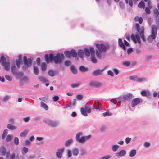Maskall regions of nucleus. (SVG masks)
I'll return each mask as SVG.
<instances>
[{
	"instance_id": "nucleus-18",
	"label": "nucleus",
	"mask_w": 159,
	"mask_h": 159,
	"mask_svg": "<svg viewBox=\"0 0 159 159\" xmlns=\"http://www.w3.org/2000/svg\"><path fill=\"white\" fill-rule=\"evenodd\" d=\"M0 153L2 156H4L6 153V150L4 147H0Z\"/></svg>"
},
{
	"instance_id": "nucleus-55",
	"label": "nucleus",
	"mask_w": 159,
	"mask_h": 159,
	"mask_svg": "<svg viewBox=\"0 0 159 159\" xmlns=\"http://www.w3.org/2000/svg\"><path fill=\"white\" fill-rule=\"evenodd\" d=\"M111 156L110 155L103 156L99 159H109L111 158Z\"/></svg>"
},
{
	"instance_id": "nucleus-23",
	"label": "nucleus",
	"mask_w": 159,
	"mask_h": 159,
	"mask_svg": "<svg viewBox=\"0 0 159 159\" xmlns=\"http://www.w3.org/2000/svg\"><path fill=\"white\" fill-rule=\"evenodd\" d=\"M141 94L144 96L148 97L150 96V93L149 91H146L144 90L141 91Z\"/></svg>"
},
{
	"instance_id": "nucleus-62",
	"label": "nucleus",
	"mask_w": 159,
	"mask_h": 159,
	"mask_svg": "<svg viewBox=\"0 0 159 159\" xmlns=\"http://www.w3.org/2000/svg\"><path fill=\"white\" fill-rule=\"evenodd\" d=\"M44 57L46 61L47 62L50 61H49V56H48L47 54H45L44 56Z\"/></svg>"
},
{
	"instance_id": "nucleus-54",
	"label": "nucleus",
	"mask_w": 159,
	"mask_h": 159,
	"mask_svg": "<svg viewBox=\"0 0 159 159\" xmlns=\"http://www.w3.org/2000/svg\"><path fill=\"white\" fill-rule=\"evenodd\" d=\"M5 78L8 80L10 81L12 80V77L8 75H5Z\"/></svg>"
},
{
	"instance_id": "nucleus-52",
	"label": "nucleus",
	"mask_w": 159,
	"mask_h": 159,
	"mask_svg": "<svg viewBox=\"0 0 159 159\" xmlns=\"http://www.w3.org/2000/svg\"><path fill=\"white\" fill-rule=\"evenodd\" d=\"M15 62L17 67L20 68V67L21 61L19 60L18 59H16V60Z\"/></svg>"
},
{
	"instance_id": "nucleus-35",
	"label": "nucleus",
	"mask_w": 159,
	"mask_h": 159,
	"mask_svg": "<svg viewBox=\"0 0 159 159\" xmlns=\"http://www.w3.org/2000/svg\"><path fill=\"white\" fill-rule=\"evenodd\" d=\"M85 109L88 113H89L91 112V109L89 107V105L87 104L85 105Z\"/></svg>"
},
{
	"instance_id": "nucleus-57",
	"label": "nucleus",
	"mask_w": 159,
	"mask_h": 159,
	"mask_svg": "<svg viewBox=\"0 0 159 159\" xmlns=\"http://www.w3.org/2000/svg\"><path fill=\"white\" fill-rule=\"evenodd\" d=\"M34 73L36 75H37L39 74V70L38 68L37 67L34 66Z\"/></svg>"
},
{
	"instance_id": "nucleus-46",
	"label": "nucleus",
	"mask_w": 159,
	"mask_h": 159,
	"mask_svg": "<svg viewBox=\"0 0 159 159\" xmlns=\"http://www.w3.org/2000/svg\"><path fill=\"white\" fill-rule=\"evenodd\" d=\"M28 149L27 148L25 147H23L22 150L21 151V152L22 154H25L27 153L28 152Z\"/></svg>"
},
{
	"instance_id": "nucleus-10",
	"label": "nucleus",
	"mask_w": 159,
	"mask_h": 159,
	"mask_svg": "<svg viewBox=\"0 0 159 159\" xmlns=\"http://www.w3.org/2000/svg\"><path fill=\"white\" fill-rule=\"evenodd\" d=\"M64 150V148H59L57 149V152L56 153L57 157L58 159H61L62 157V154Z\"/></svg>"
},
{
	"instance_id": "nucleus-24",
	"label": "nucleus",
	"mask_w": 159,
	"mask_h": 159,
	"mask_svg": "<svg viewBox=\"0 0 159 159\" xmlns=\"http://www.w3.org/2000/svg\"><path fill=\"white\" fill-rule=\"evenodd\" d=\"M134 20L136 22L139 21V23L141 24L142 23L143 20L141 17L139 18L138 16H137L134 18Z\"/></svg>"
},
{
	"instance_id": "nucleus-1",
	"label": "nucleus",
	"mask_w": 159,
	"mask_h": 159,
	"mask_svg": "<svg viewBox=\"0 0 159 159\" xmlns=\"http://www.w3.org/2000/svg\"><path fill=\"white\" fill-rule=\"evenodd\" d=\"M82 133H79L76 135V140L80 143H83L90 139L91 137V135L82 136Z\"/></svg>"
},
{
	"instance_id": "nucleus-60",
	"label": "nucleus",
	"mask_w": 159,
	"mask_h": 159,
	"mask_svg": "<svg viewBox=\"0 0 159 159\" xmlns=\"http://www.w3.org/2000/svg\"><path fill=\"white\" fill-rule=\"evenodd\" d=\"M112 70L116 75H118L119 73V70H118V69L116 68H113L112 69Z\"/></svg>"
},
{
	"instance_id": "nucleus-2",
	"label": "nucleus",
	"mask_w": 159,
	"mask_h": 159,
	"mask_svg": "<svg viewBox=\"0 0 159 159\" xmlns=\"http://www.w3.org/2000/svg\"><path fill=\"white\" fill-rule=\"evenodd\" d=\"M152 30L151 34L148 38L147 40L149 42H152L153 40L155 39L157 33V26L155 25H152L151 26Z\"/></svg>"
},
{
	"instance_id": "nucleus-61",
	"label": "nucleus",
	"mask_w": 159,
	"mask_h": 159,
	"mask_svg": "<svg viewBox=\"0 0 159 159\" xmlns=\"http://www.w3.org/2000/svg\"><path fill=\"white\" fill-rule=\"evenodd\" d=\"M1 58L2 64H3V63L6 62V58L4 56H2Z\"/></svg>"
},
{
	"instance_id": "nucleus-39",
	"label": "nucleus",
	"mask_w": 159,
	"mask_h": 159,
	"mask_svg": "<svg viewBox=\"0 0 159 159\" xmlns=\"http://www.w3.org/2000/svg\"><path fill=\"white\" fill-rule=\"evenodd\" d=\"M71 56L73 57H76L77 56L76 51L74 49H72L70 51Z\"/></svg>"
},
{
	"instance_id": "nucleus-50",
	"label": "nucleus",
	"mask_w": 159,
	"mask_h": 159,
	"mask_svg": "<svg viewBox=\"0 0 159 159\" xmlns=\"http://www.w3.org/2000/svg\"><path fill=\"white\" fill-rule=\"evenodd\" d=\"M39 80L43 83H46L48 82V81L45 78L42 77H39Z\"/></svg>"
},
{
	"instance_id": "nucleus-5",
	"label": "nucleus",
	"mask_w": 159,
	"mask_h": 159,
	"mask_svg": "<svg viewBox=\"0 0 159 159\" xmlns=\"http://www.w3.org/2000/svg\"><path fill=\"white\" fill-rule=\"evenodd\" d=\"M96 46L98 51L100 52H105L109 48V46L107 45H104L103 44L97 43L96 44Z\"/></svg>"
},
{
	"instance_id": "nucleus-15",
	"label": "nucleus",
	"mask_w": 159,
	"mask_h": 159,
	"mask_svg": "<svg viewBox=\"0 0 159 159\" xmlns=\"http://www.w3.org/2000/svg\"><path fill=\"white\" fill-rule=\"evenodd\" d=\"M126 154V152L125 150L123 149L119 152H117L116 154V156L118 157H120L124 156Z\"/></svg>"
},
{
	"instance_id": "nucleus-41",
	"label": "nucleus",
	"mask_w": 159,
	"mask_h": 159,
	"mask_svg": "<svg viewBox=\"0 0 159 159\" xmlns=\"http://www.w3.org/2000/svg\"><path fill=\"white\" fill-rule=\"evenodd\" d=\"M70 68H71V70L72 72L74 74H76L77 73V70L74 66H71L70 67Z\"/></svg>"
},
{
	"instance_id": "nucleus-36",
	"label": "nucleus",
	"mask_w": 159,
	"mask_h": 159,
	"mask_svg": "<svg viewBox=\"0 0 159 159\" xmlns=\"http://www.w3.org/2000/svg\"><path fill=\"white\" fill-rule=\"evenodd\" d=\"M28 131L27 130H24L23 132H21L20 134V136L25 137L28 133Z\"/></svg>"
},
{
	"instance_id": "nucleus-7",
	"label": "nucleus",
	"mask_w": 159,
	"mask_h": 159,
	"mask_svg": "<svg viewBox=\"0 0 159 159\" xmlns=\"http://www.w3.org/2000/svg\"><path fill=\"white\" fill-rule=\"evenodd\" d=\"M11 70L12 72L14 75L21 76L23 75L22 72H18L17 69L15 66H13L11 67Z\"/></svg>"
},
{
	"instance_id": "nucleus-26",
	"label": "nucleus",
	"mask_w": 159,
	"mask_h": 159,
	"mask_svg": "<svg viewBox=\"0 0 159 159\" xmlns=\"http://www.w3.org/2000/svg\"><path fill=\"white\" fill-rule=\"evenodd\" d=\"M79 69L82 72H85L88 70L87 68L83 66H80L79 67Z\"/></svg>"
},
{
	"instance_id": "nucleus-37",
	"label": "nucleus",
	"mask_w": 159,
	"mask_h": 159,
	"mask_svg": "<svg viewBox=\"0 0 159 159\" xmlns=\"http://www.w3.org/2000/svg\"><path fill=\"white\" fill-rule=\"evenodd\" d=\"M138 77L136 75L131 76L129 77V79L130 80L134 81L137 82Z\"/></svg>"
},
{
	"instance_id": "nucleus-64",
	"label": "nucleus",
	"mask_w": 159,
	"mask_h": 159,
	"mask_svg": "<svg viewBox=\"0 0 159 159\" xmlns=\"http://www.w3.org/2000/svg\"><path fill=\"white\" fill-rule=\"evenodd\" d=\"M107 74L111 76H113L114 75L113 72L111 70H109L107 72Z\"/></svg>"
},
{
	"instance_id": "nucleus-58",
	"label": "nucleus",
	"mask_w": 159,
	"mask_h": 159,
	"mask_svg": "<svg viewBox=\"0 0 159 159\" xmlns=\"http://www.w3.org/2000/svg\"><path fill=\"white\" fill-rule=\"evenodd\" d=\"M65 65L66 66H68L71 65V62L69 60L66 61L64 62Z\"/></svg>"
},
{
	"instance_id": "nucleus-31",
	"label": "nucleus",
	"mask_w": 159,
	"mask_h": 159,
	"mask_svg": "<svg viewBox=\"0 0 159 159\" xmlns=\"http://www.w3.org/2000/svg\"><path fill=\"white\" fill-rule=\"evenodd\" d=\"M81 112L82 115L85 116H88L87 112L83 108H81Z\"/></svg>"
},
{
	"instance_id": "nucleus-13",
	"label": "nucleus",
	"mask_w": 159,
	"mask_h": 159,
	"mask_svg": "<svg viewBox=\"0 0 159 159\" xmlns=\"http://www.w3.org/2000/svg\"><path fill=\"white\" fill-rule=\"evenodd\" d=\"M140 102V99L139 98H135L133 99L131 102V106L132 107H134L138 104Z\"/></svg>"
},
{
	"instance_id": "nucleus-19",
	"label": "nucleus",
	"mask_w": 159,
	"mask_h": 159,
	"mask_svg": "<svg viewBox=\"0 0 159 159\" xmlns=\"http://www.w3.org/2000/svg\"><path fill=\"white\" fill-rule=\"evenodd\" d=\"M117 98L118 99V104H119L124 103L126 101L124 96L118 97Z\"/></svg>"
},
{
	"instance_id": "nucleus-22",
	"label": "nucleus",
	"mask_w": 159,
	"mask_h": 159,
	"mask_svg": "<svg viewBox=\"0 0 159 159\" xmlns=\"http://www.w3.org/2000/svg\"><path fill=\"white\" fill-rule=\"evenodd\" d=\"M40 107L43 108L46 110H47L48 109L47 105L43 101H41L40 102Z\"/></svg>"
},
{
	"instance_id": "nucleus-45",
	"label": "nucleus",
	"mask_w": 159,
	"mask_h": 159,
	"mask_svg": "<svg viewBox=\"0 0 159 159\" xmlns=\"http://www.w3.org/2000/svg\"><path fill=\"white\" fill-rule=\"evenodd\" d=\"M90 51L92 57H94L95 55V52L93 47L90 48Z\"/></svg>"
},
{
	"instance_id": "nucleus-11",
	"label": "nucleus",
	"mask_w": 159,
	"mask_h": 159,
	"mask_svg": "<svg viewBox=\"0 0 159 159\" xmlns=\"http://www.w3.org/2000/svg\"><path fill=\"white\" fill-rule=\"evenodd\" d=\"M123 96L126 101L128 102L130 101L134 97L133 95L130 93L124 95Z\"/></svg>"
},
{
	"instance_id": "nucleus-33",
	"label": "nucleus",
	"mask_w": 159,
	"mask_h": 159,
	"mask_svg": "<svg viewBox=\"0 0 159 159\" xmlns=\"http://www.w3.org/2000/svg\"><path fill=\"white\" fill-rule=\"evenodd\" d=\"M64 54L68 58H70L71 57L70 52L69 51H65Z\"/></svg>"
},
{
	"instance_id": "nucleus-16",
	"label": "nucleus",
	"mask_w": 159,
	"mask_h": 159,
	"mask_svg": "<svg viewBox=\"0 0 159 159\" xmlns=\"http://www.w3.org/2000/svg\"><path fill=\"white\" fill-rule=\"evenodd\" d=\"M2 64L6 71H8L9 70L10 68V63L9 62H6L3 63V64Z\"/></svg>"
},
{
	"instance_id": "nucleus-49",
	"label": "nucleus",
	"mask_w": 159,
	"mask_h": 159,
	"mask_svg": "<svg viewBox=\"0 0 159 159\" xmlns=\"http://www.w3.org/2000/svg\"><path fill=\"white\" fill-rule=\"evenodd\" d=\"M13 136L11 135H8L6 139V140L7 142L10 141L12 139Z\"/></svg>"
},
{
	"instance_id": "nucleus-9",
	"label": "nucleus",
	"mask_w": 159,
	"mask_h": 159,
	"mask_svg": "<svg viewBox=\"0 0 159 159\" xmlns=\"http://www.w3.org/2000/svg\"><path fill=\"white\" fill-rule=\"evenodd\" d=\"M89 85L91 87H99L102 86V84L99 82L91 81L89 82Z\"/></svg>"
},
{
	"instance_id": "nucleus-56",
	"label": "nucleus",
	"mask_w": 159,
	"mask_h": 159,
	"mask_svg": "<svg viewBox=\"0 0 159 159\" xmlns=\"http://www.w3.org/2000/svg\"><path fill=\"white\" fill-rule=\"evenodd\" d=\"M10 98V97L9 96L7 95L4 97L2 100L3 102H6L8 101Z\"/></svg>"
},
{
	"instance_id": "nucleus-30",
	"label": "nucleus",
	"mask_w": 159,
	"mask_h": 159,
	"mask_svg": "<svg viewBox=\"0 0 159 159\" xmlns=\"http://www.w3.org/2000/svg\"><path fill=\"white\" fill-rule=\"evenodd\" d=\"M138 7L139 8H144L145 7V3L143 1H141L138 5Z\"/></svg>"
},
{
	"instance_id": "nucleus-14",
	"label": "nucleus",
	"mask_w": 159,
	"mask_h": 159,
	"mask_svg": "<svg viewBox=\"0 0 159 159\" xmlns=\"http://www.w3.org/2000/svg\"><path fill=\"white\" fill-rule=\"evenodd\" d=\"M154 13L155 16L154 19L157 22H159V11L157 9L154 10Z\"/></svg>"
},
{
	"instance_id": "nucleus-34",
	"label": "nucleus",
	"mask_w": 159,
	"mask_h": 159,
	"mask_svg": "<svg viewBox=\"0 0 159 159\" xmlns=\"http://www.w3.org/2000/svg\"><path fill=\"white\" fill-rule=\"evenodd\" d=\"M8 132V130L7 129H5L3 131L2 134V139H3L5 138L7 135Z\"/></svg>"
},
{
	"instance_id": "nucleus-53",
	"label": "nucleus",
	"mask_w": 159,
	"mask_h": 159,
	"mask_svg": "<svg viewBox=\"0 0 159 159\" xmlns=\"http://www.w3.org/2000/svg\"><path fill=\"white\" fill-rule=\"evenodd\" d=\"M14 143L15 144L17 145L19 143V140L18 138L17 137H15L14 139Z\"/></svg>"
},
{
	"instance_id": "nucleus-32",
	"label": "nucleus",
	"mask_w": 159,
	"mask_h": 159,
	"mask_svg": "<svg viewBox=\"0 0 159 159\" xmlns=\"http://www.w3.org/2000/svg\"><path fill=\"white\" fill-rule=\"evenodd\" d=\"M136 153V151L135 149H133L131 150L129 153V156L131 157L134 156Z\"/></svg>"
},
{
	"instance_id": "nucleus-48",
	"label": "nucleus",
	"mask_w": 159,
	"mask_h": 159,
	"mask_svg": "<svg viewBox=\"0 0 159 159\" xmlns=\"http://www.w3.org/2000/svg\"><path fill=\"white\" fill-rule=\"evenodd\" d=\"M99 102H95V105L93 107V109H99Z\"/></svg>"
},
{
	"instance_id": "nucleus-6",
	"label": "nucleus",
	"mask_w": 159,
	"mask_h": 159,
	"mask_svg": "<svg viewBox=\"0 0 159 159\" xmlns=\"http://www.w3.org/2000/svg\"><path fill=\"white\" fill-rule=\"evenodd\" d=\"M131 38L135 43H138L139 45V47L141 46L140 38L138 34L136 33L135 35L134 34H132Z\"/></svg>"
},
{
	"instance_id": "nucleus-44",
	"label": "nucleus",
	"mask_w": 159,
	"mask_h": 159,
	"mask_svg": "<svg viewBox=\"0 0 159 159\" xmlns=\"http://www.w3.org/2000/svg\"><path fill=\"white\" fill-rule=\"evenodd\" d=\"M84 51L85 52V55L86 56L89 57L90 56V52L88 49L85 48L84 49Z\"/></svg>"
},
{
	"instance_id": "nucleus-47",
	"label": "nucleus",
	"mask_w": 159,
	"mask_h": 159,
	"mask_svg": "<svg viewBox=\"0 0 159 159\" xmlns=\"http://www.w3.org/2000/svg\"><path fill=\"white\" fill-rule=\"evenodd\" d=\"M142 27H143V26H142L140 27V26L139 24H136V28L137 30V32H139V33L141 31V28Z\"/></svg>"
},
{
	"instance_id": "nucleus-38",
	"label": "nucleus",
	"mask_w": 159,
	"mask_h": 159,
	"mask_svg": "<svg viewBox=\"0 0 159 159\" xmlns=\"http://www.w3.org/2000/svg\"><path fill=\"white\" fill-rule=\"evenodd\" d=\"M102 52H100L98 50H96V54L97 57L99 59H102V56L101 54Z\"/></svg>"
},
{
	"instance_id": "nucleus-3",
	"label": "nucleus",
	"mask_w": 159,
	"mask_h": 159,
	"mask_svg": "<svg viewBox=\"0 0 159 159\" xmlns=\"http://www.w3.org/2000/svg\"><path fill=\"white\" fill-rule=\"evenodd\" d=\"M43 122L52 127H55L57 126L59 122L58 121H53L49 118H45L43 120Z\"/></svg>"
},
{
	"instance_id": "nucleus-20",
	"label": "nucleus",
	"mask_w": 159,
	"mask_h": 159,
	"mask_svg": "<svg viewBox=\"0 0 159 159\" xmlns=\"http://www.w3.org/2000/svg\"><path fill=\"white\" fill-rule=\"evenodd\" d=\"M144 27H142L141 28V31L139 33L143 41H145L146 39L144 36Z\"/></svg>"
},
{
	"instance_id": "nucleus-25",
	"label": "nucleus",
	"mask_w": 159,
	"mask_h": 159,
	"mask_svg": "<svg viewBox=\"0 0 159 159\" xmlns=\"http://www.w3.org/2000/svg\"><path fill=\"white\" fill-rule=\"evenodd\" d=\"M137 82H140L143 81H146L148 80L147 79L146 77H138V78Z\"/></svg>"
},
{
	"instance_id": "nucleus-28",
	"label": "nucleus",
	"mask_w": 159,
	"mask_h": 159,
	"mask_svg": "<svg viewBox=\"0 0 159 159\" xmlns=\"http://www.w3.org/2000/svg\"><path fill=\"white\" fill-rule=\"evenodd\" d=\"M73 140L72 139H70L66 141L65 145L66 146H68L70 145L72 142Z\"/></svg>"
},
{
	"instance_id": "nucleus-17",
	"label": "nucleus",
	"mask_w": 159,
	"mask_h": 159,
	"mask_svg": "<svg viewBox=\"0 0 159 159\" xmlns=\"http://www.w3.org/2000/svg\"><path fill=\"white\" fill-rule=\"evenodd\" d=\"M48 73L50 76L52 77L54 75H57L58 74V72L56 70H50L48 71Z\"/></svg>"
},
{
	"instance_id": "nucleus-4",
	"label": "nucleus",
	"mask_w": 159,
	"mask_h": 159,
	"mask_svg": "<svg viewBox=\"0 0 159 159\" xmlns=\"http://www.w3.org/2000/svg\"><path fill=\"white\" fill-rule=\"evenodd\" d=\"M53 60L56 64L60 63L61 62L60 55L58 53L55 56H53V54H50L49 55L50 62H52Z\"/></svg>"
},
{
	"instance_id": "nucleus-43",
	"label": "nucleus",
	"mask_w": 159,
	"mask_h": 159,
	"mask_svg": "<svg viewBox=\"0 0 159 159\" xmlns=\"http://www.w3.org/2000/svg\"><path fill=\"white\" fill-rule=\"evenodd\" d=\"M41 70L43 71H45L46 69V65L45 63H42L41 64Z\"/></svg>"
},
{
	"instance_id": "nucleus-40",
	"label": "nucleus",
	"mask_w": 159,
	"mask_h": 159,
	"mask_svg": "<svg viewBox=\"0 0 159 159\" xmlns=\"http://www.w3.org/2000/svg\"><path fill=\"white\" fill-rule=\"evenodd\" d=\"M79 153L78 150L77 148H73L72 150V153L73 155L76 156L78 155Z\"/></svg>"
},
{
	"instance_id": "nucleus-12",
	"label": "nucleus",
	"mask_w": 159,
	"mask_h": 159,
	"mask_svg": "<svg viewBox=\"0 0 159 159\" xmlns=\"http://www.w3.org/2000/svg\"><path fill=\"white\" fill-rule=\"evenodd\" d=\"M103 70H104L103 69L100 70L99 69H98L93 71L92 75L94 76H98L102 75V72Z\"/></svg>"
},
{
	"instance_id": "nucleus-8",
	"label": "nucleus",
	"mask_w": 159,
	"mask_h": 159,
	"mask_svg": "<svg viewBox=\"0 0 159 159\" xmlns=\"http://www.w3.org/2000/svg\"><path fill=\"white\" fill-rule=\"evenodd\" d=\"M23 61L24 64L28 67H30L31 66L32 60L31 58L27 59L26 56L23 57Z\"/></svg>"
},
{
	"instance_id": "nucleus-63",
	"label": "nucleus",
	"mask_w": 159,
	"mask_h": 159,
	"mask_svg": "<svg viewBox=\"0 0 159 159\" xmlns=\"http://www.w3.org/2000/svg\"><path fill=\"white\" fill-rule=\"evenodd\" d=\"M67 156L68 158H70L71 157L72 155L71 151L70 150H67Z\"/></svg>"
},
{
	"instance_id": "nucleus-42",
	"label": "nucleus",
	"mask_w": 159,
	"mask_h": 159,
	"mask_svg": "<svg viewBox=\"0 0 159 159\" xmlns=\"http://www.w3.org/2000/svg\"><path fill=\"white\" fill-rule=\"evenodd\" d=\"M117 98L112 99L110 100V102L114 104H116L117 103H118V99Z\"/></svg>"
},
{
	"instance_id": "nucleus-21",
	"label": "nucleus",
	"mask_w": 159,
	"mask_h": 159,
	"mask_svg": "<svg viewBox=\"0 0 159 159\" xmlns=\"http://www.w3.org/2000/svg\"><path fill=\"white\" fill-rule=\"evenodd\" d=\"M78 53L79 57L83 58L84 56V51L80 49L78 50Z\"/></svg>"
},
{
	"instance_id": "nucleus-27",
	"label": "nucleus",
	"mask_w": 159,
	"mask_h": 159,
	"mask_svg": "<svg viewBox=\"0 0 159 159\" xmlns=\"http://www.w3.org/2000/svg\"><path fill=\"white\" fill-rule=\"evenodd\" d=\"M119 148V146L118 145H113L112 146L111 148L113 152H116Z\"/></svg>"
},
{
	"instance_id": "nucleus-59",
	"label": "nucleus",
	"mask_w": 159,
	"mask_h": 159,
	"mask_svg": "<svg viewBox=\"0 0 159 159\" xmlns=\"http://www.w3.org/2000/svg\"><path fill=\"white\" fill-rule=\"evenodd\" d=\"M118 44L119 45L120 47H122V46H123V45H124L122 41V40L121 39L119 38L118 39Z\"/></svg>"
},
{
	"instance_id": "nucleus-51",
	"label": "nucleus",
	"mask_w": 159,
	"mask_h": 159,
	"mask_svg": "<svg viewBox=\"0 0 159 159\" xmlns=\"http://www.w3.org/2000/svg\"><path fill=\"white\" fill-rule=\"evenodd\" d=\"M112 115V113L109 112H105L102 113V116H109Z\"/></svg>"
},
{
	"instance_id": "nucleus-29",
	"label": "nucleus",
	"mask_w": 159,
	"mask_h": 159,
	"mask_svg": "<svg viewBox=\"0 0 159 159\" xmlns=\"http://www.w3.org/2000/svg\"><path fill=\"white\" fill-rule=\"evenodd\" d=\"M7 127L11 130L15 129H16V127L14 126L13 125L11 124H8L7 125Z\"/></svg>"
}]
</instances>
